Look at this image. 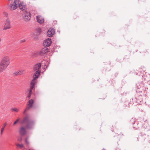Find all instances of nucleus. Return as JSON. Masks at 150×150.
<instances>
[{"instance_id": "4468645a", "label": "nucleus", "mask_w": 150, "mask_h": 150, "mask_svg": "<svg viewBox=\"0 0 150 150\" xmlns=\"http://www.w3.org/2000/svg\"><path fill=\"white\" fill-rule=\"evenodd\" d=\"M9 9L11 10H13L17 8V6H15L14 4H10L9 5Z\"/></svg>"}, {"instance_id": "f257e3e1", "label": "nucleus", "mask_w": 150, "mask_h": 150, "mask_svg": "<svg viewBox=\"0 0 150 150\" xmlns=\"http://www.w3.org/2000/svg\"><path fill=\"white\" fill-rule=\"evenodd\" d=\"M21 125L25 124V128L28 129H32L34 125L35 122L34 120L30 119V116L28 114H26V116L23 118L20 122Z\"/></svg>"}, {"instance_id": "c85d7f7f", "label": "nucleus", "mask_w": 150, "mask_h": 150, "mask_svg": "<svg viewBox=\"0 0 150 150\" xmlns=\"http://www.w3.org/2000/svg\"><path fill=\"white\" fill-rule=\"evenodd\" d=\"M139 69L140 71L141 72H144L145 71V70H143V71H141V69L140 68Z\"/></svg>"}, {"instance_id": "9b49d317", "label": "nucleus", "mask_w": 150, "mask_h": 150, "mask_svg": "<svg viewBox=\"0 0 150 150\" xmlns=\"http://www.w3.org/2000/svg\"><path fill=\"white\" fill-rule=\"evenodd\" d=\"M36 19L37 22L41 24L43 23L44 21V19L39 16L36 17Z\"/></svg>"}, {"instance_id": "4be33fe9", "label": "nucleus", "mask_w": 150, "mask_h": 150, "mask_svg": "<svg viewBox=\"0 0 150 150\" xmlns=\"http://www.w3.org/2000/svg\"><path fill=\"white\" fill-rule=\"evenodd\" d=\"M20 120V118H18L13 123V125H15Z\"/></svg>"}, {"instance_id": "6ab92c4d", "label": "nucleus", "mask_w": 150, "mask_h": 150, "mask_svg": "<svg viewBox=\"0 0 150 150\" xmlns=\"http://www.w3.org/2000/svg\"><path fill=\"white\" fill-rule=\"evenodd\" d=\"M16 145L17 147H18L21 149L24 146V145L23 144H16Z\"/></svg>"}, {"instance_id": "6e6552de", "label": "nucleus", "mask_w": 150, "mask_h": 150, "mask_svg": "<svg viewBox=\"0 0 150 150\" xmlns=\"http://www.w3.org/2000/svg\"><path fill=\"white\" fill-rule=\"evenodd\" d=\"M55 31L53 28H52L50 29L47 32V36L49 37H51L54 33Z\"/></svg>"}, {"instance_id": "dca6fc26", "label": "nucleus", "mask_w": 150, "mask_h": 150, "mask_svg": "<svg viewBox=\"0 0 150 150\" xmlns=\"http://www.w3.org/2000/svg\"><path fill=\"white\" fill-rule=\"evenodd\" d=\"M7 125V123L6 122H5L4 123V124L3 125L2 127L1 128V134H2L3 133V132L6 127Z\"/></svg>"}, {"instance_id": "7ed1b4c3", "label": "nucleus", "mask_w": 150, "mask_h": 150, "mask_svg": "<svg viewBox=\"0 0 150 150\" xmlns=\"http://www.w3.org/2000/svg\"><path fill=\"white\" fill-rule=\"evenodd\" d=\"M41 67V64L40 63H38L35 64L33 68L34 71H36L34 74L33 76V79L32 81H35L36 79H37L38 76L40 74L41 71L39 70L40 69Z\"/></svg>"}, {"instance_id": "9d476101", "label": "nucleus", "mask_w": 150, "mask_h": 150, "mask_svg": "<svg viewBox=\"0 0 150 150\" xmlns=\"http://www.w3.org/2000/svg\"><path fill=\"white\" fill-rule=\"evenodd\" d=\"M48 48L45 47L42 48L39 52V54L41 56H42L48 52Z\"/></svg>"}, {"instance_id": "0eeeda50", "label": "nucleus", "mask_w": 150, "mask_h": 150, "mask_svg": "<svg viewBox=\"0 0 150 150\" xmlns=\"http://www.w3.org/2000/svg\"><path fill=\"white\" fill-rule=\"evenodd\" d=\"M51 43V39L50 38H48L44 41L43 42V45L45 47H49Z\"/></svg>"}, {"instance_id": "a878e982", "label": "nucleus", "mask_w": 150, "mask_h": 150, "mask_svg": "<svg viewBox=\"0 0 150 150\" xmlns=\"http://www.w3.org/2000/svg\"><path fill=\"white\" fill-rule=\"evenodd\" d=\"M143 91H146L147 90H148V88H143Z\"/></svg>"}, {"instance_id": "cd10ccee", "label": "nucleus", "mask_w": 150, "mask_h": 150, "mask_svg": "<svg viewBox=\"0 0 150 150\" xmlns=\"http://www.w3.org/2000/svg\"><path fill=\"white\" fill-rule=\"evenodd\" d=\"M22 140V139L21 138L20 139H18V141L20 142H21Z\"/></svg>"}, {"instance_id": "f8f14e48", "label": "nucleus", "mask_w": 150, "mask_h": 150, "mask_svg": "<svg viewBox=\"0 0 150 150\" xmlns=\"http://www.w3.org/2000/svg\"><path fill=\"white\" fill-rule=\"evenodd\" d=\"M19 7L22 11H24L25 10L26 8L25 6L23 4V3L22 2H20V3Z\"/></svg>"}, {"instance_id": "7c9ffc66", "label": "nucleus", "mask_w": 150, "mask_h": 150, "mask_svg": "<svg viewBox=\"0 0 150 150\" xmlns=\"http://www.w3.org/2000/svg\"><path fill=\"white\" fill-rule=\"evenodd\" d=\"M27 110L25 109L24 111H23V113L24 114H25V112H26L27 111Z\"/></svg>"}, {"instance_id": "5701e85b", "label": "nucleus", "mask_w": 150, "mask_h": 150, "mask_svg": "<svg viewBox=\"0 0 150 150\" xmlns=\"http://www.w3.org/2000/svg\"><path fill=\"white\" fill-rule=\"evenodd\" d=\"M25 143L27 145H28L29 144V141L27 138H26L25 140Z\"/></svg>"}, {"instance_id": "c756f323", "label": "nucleus", "mask_w": 150, "mask_h": 150, "mask_svg": "<svg viewBox=\"0 0 150 150\" xmlns=\"http://www.w3.org/2000/svg\"><path fill=\"white\" fill-rule=\"evenodd\" d=\"M22 150H27V149H26L24 146L23 147V148L21 149Z\"/></svg>"}, {"instance_id": "1a4fd4ad", "label": "nucleus", "mask_w": 150, "mask_h": 150, "mask_svg": "<svg viewBox=\"0 0 150 150\" xmlns=\"http://www.w3.org/2000/svg\"><path fill=\"white\" fill-rule=\"evenodd\" d=\"M19 132L20 134L23 136L25 135L26 133V131L23 127H22L20 128Z\"/></svg>"}, {"instance_id": "aec40b11", "label": "nucleus", "mask_w": 150, "mask_h": 150, "mask_svg": "<svg viewBox=\"0 0 150 150\" xmlns=\"http://www.w3.org/2000/svg\"><path fill=\"white\" fill-rule=\"evenodd\" d=\"M36 30L37 31V33L38 35L40 34L41 32V29L39 28H38L36 29Z\"/></svg>"}, {"instance_id": "bb28decb", "label": "nucleus", "mask_w": 150, "mask_h": 150, "mask_svg": "<svg viewBox=\"0 0 150 150\" xmlns=\"http://www.w3.org/2000/svg\"><path fill=\"white\" fill-rule=\"evenodd\" d=\"M25 41V40H23L20 41V42L21 43L24 42Z\"/></svg>"}, {"instance_id": "ddd939ff", "label": "nucleus", "mask_w": 150, "mask_h": 150, "mask_svg": "<svg viewBox=\"0 0 150 150\" xmlns=\"http://www.w3.org/2000/svg\"><path fill=\"white\" fill-rule=\"evenodd\" d=\"M24 73V71L22 70H18L15 71L14 74L16 76L22 75Z\"/></svg>"}, {"instance_id": "423d86ee", "label": "nucleus", "mask_w": 150, "mask_h": 150, "mask_svg": "<svg viewBox=\"0 0 150 150\" xmlns=\"http://www.w3.org/2000/svg\"><path fill=\"white\" fill-rule=\"evenodd\" d=\"M30 14L28 12L26 11L23 15V17L24 20L26 21L29 20L30 18Z\"/></svg>"}, {"instance_id": "a211bd4d", "label": "nucleus", "mask_w": 150, "mask_h": 150, "mask_svg": "<svg viewBox=\"0 0 150 150\" xmlns=\"http://www.w3.org/2000/svg\"><path fill=\"white\" fill-rule=\"evenodd\" d=\"M19 0H15L14 1L13 4L15 6H16L17 8L18 6H19Z\"/></svg>"}, {"instance_id": "412c9836", "label": "nucleus", "mask_w": 150, "mask_h": 150, "mask_svg": "<svg viewBox=\"0 0 150 150\" xmlns=\"http://www.w3.org/2000/svg\"><path fill=\"white\" fill-rule=\"evenodd\" d=\"M11 110L12 111H14L18 112L19 111V109L17 108H12L11 109Z\"/></svg>"}, {"instance_id": "f3484780", "label": "nucleus", "mask_w": 150, "mask_h": 150, "mask_svg": "<svg viewBox=\"0 0 150 150\" xmlns=\"http://www.w3.org/2000/svg\"><path fill=\"white\" fill-rule=\"evenodd\" d=\"M28 105H30V107H32L34 103V101L33 99H31L28 101Z\"/></svg>"}, {"instance_id": "39448f33", "label": "nucleus", "mask_w": 150, "mask_h": 150, "mask_svg": "<svg viewBox=\"0 0 150 150\" xmlns=\"http://www.w3.org/2000/svg\"><path fill=\"white\" fill-rule=\"evenodd\" d=\"M11 27L10 20L8 18H7L5 21L3 30H5L10 29Z\"/></svg>"}, {"instance_id": "20e7f679", "label": "nucleus", "mask_w": 150, "mask_h": 150, "mask_svg": "<svg viewBox=\"0 0 150 150\" xmlns=\"http://www.w3.org/2000/svg\"><path fill=\"white\" fill-rule=\"evenodd\" d=\"M36 82L35 81H32L30 83V88L29 89L28 91V95L27 96V97L29 99L30 98L31 94L33 93L32 90L34 88Z\"/></svg>"}, {"instance_id": "2f4dec72", "label": "nucleus", "mask_w": 150, "mask_h": 150, "mask_svg": "<svg viewBox=\"0 0 150 150\" xmlns=\"http://www.w3.org/2000/svg\"><path fill=\"white\" fill-rule=\"evenodd\" d=\"M1 39L0 38V42H1Z\"/></svg>"}, {"instance_id": "393cba45", "label": "nucleus", "mask_w": 150, "mask_h": 150, "mask_svg": "<svg viewBox=\"0 0 150 150\" xmlns=\"http://www.w3.org/2000/svg\"><path fill=\"white\" fill-rule=\"evenodd\" d=\"M28 106L26 108V109L28 110H29L30 108H31L32 107H30V105H28Z\"/></svg>"}, {"instance_id": "b1692460", "label": "nucleus", "mask_w": 150, "mask_h": 150, "mask_svg": "<svg viewBox=\"0 0 150 150\" xmlns=\"http://www.w3.org/2000/svg\"><path fill=\"white\" fill-rule=\"evenodd\" d=\"M142 53H145L146 54H148V52L146 50H144V51H143L142 52Z\"/></svg>"}, {"instance_id": "2eb2a0df", "label": "nucleus", "mask_w": 150, "mask_h": 150, "mask_svg": "<svg viewBox=\"0 0 150 150\" xmlns=\"http://www.w3.org/2000/svg\"><path fill=\"white\" fill-rule=\"evenodd\" d=\"M133 128L136 129H137L139 128L138 121H135L134 122V123L133 124Z\"/></svg>"}, {"instance_id": "f03ea898", "label": "nucleus", "mask_w": 150, "mask_h": 150, "mask_svg": "<svg viewBox=\"0 0 150 150\" xmlns=\"http://www.w3.org/2000/svg\"><path fill=\"white\" fill-rule=\"evenodd\" d=\"M10 63V59L8 57L5 56L2 57L0 62V72L4 71Z\"/></svg>"}]
</instances>
